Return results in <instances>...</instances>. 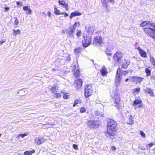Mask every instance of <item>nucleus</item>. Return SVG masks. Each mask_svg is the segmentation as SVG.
<instances>
[{
    "label": "nucleus",
    "mask_w": 155,
    "mask_h": 155,
    "mask_svg": "<svg viewBox=\"0 0 155 155\" xmlns=\"http://www.w3.org/2000/svg\"><path fill=\"white\" fill-rule=\"evenodd\" d=\"M106 54L107 55H109V56H111L112 54V53L111 52H109V51H106Z\"/></svg>",
    "instance_id": "obj_45"
},
{
    "label": "nucleus",
    "mask_w": 155,
    "mask_h": 155,
    "mask_svg": "<svg viewBox=\"0 0 155 155\" xmlns=\"http://www.w3.org/2000/svg\"><path fill=\"white\" fill-rule=\"evenodd\" d=\"M4 9L5 11H7L9 9V8L8 7H5Z\"/></svg>",
    "instance_id": "obj_51"
},
{
    "label": "nucleus",
    "mask_w": 155,
    "mask_h": 155,
    "mask_svg": "<svg viewBox=\"0 0 155 155\" xmlns=\"http://www.w3.org/2000/svg\"><path fill=\"white\" fill-rule=\"evenodd\" d=\"M65 99H67L68 97H65Z\"/></svg>",
    "instance_id": "obj_57"
},
{
    "label": "nucleus",
    "mask_w": 155,
    "mask_h": 155,
    "mask_svg": "<svg viewBox=\"0 0 155 155\" xmlns=\"http://www.w3.org/2000/svg\"><path fill=\"white\" fill-rule=\"evenodd\" d=\"M81 47H78L74 49V51L76 54H78L81 53Z\"/></svg>",
    "instance_id": "obj_24"
},
{
    "label": "nucleus",
    "mask_w": 155,
    "mask_h": 155,
    "mask_svg": "<svg viewBox=\"0 0 155 155\" xmlns=\"http://www.w3.org/2000/svg\"><path fill=\"white\" fill-rule=\"evenodd\" d=\"M130 60L125 59L124 62L121 64V67L123 68L126 69L127 68L128 66L130 64Z\"/></svg>",
    "instance_id": "obj_15"
},
{
    "label": "nucleus",
    "mask_w": 155,
    "mask_h": 155,
    "mask_svg": "<svg viewBox=\"0 0 155 155\" xmlns=\"http://www.w3.org/2000/svg\"><path fill=\"white\" fill-rule=\"evenodd\" d=\"M58 3L60 5H62L66 11L68 10V5L64 0H59Z\"/></svg>",
    "instance_id": "obj_16"
},
{
    "label": "nucleus",
    "mask_w": 155,
    "mask_h": 155,
    "mask_svg": "<svg viewBox=\"0 0 155 155\" xmlns=\"http://www.w3.org/2000/svg\"><path fill=\"white\" fill-rule=\"evenodd\" d=\"M80 111L81 112L84 113L85 111L86 110L84 107H82L80 109Z\"/></svg>",
    "instance_id": "obj_42"
},
{
    "label": "nucleus",
    "mask_w": 155,
    "mask_h": 155,
    "mask_svg": "<svg viewBox=\"0 0 155 155\" xmlns=\"http://www.w3.org/2000/svg\"><path fill=\"white\" fill-rule=\"evenodd\" d=\"M70 30L68 34L69 35H70L71 34H73V33L74 32V31L75 30V28H73L72 26L70 27H69Z\"/></svg>",
    "instance_id": "obj_27"
},
{
    "label": "nucleus",
    "mask_w": 155,
    "mask_h": 155,
    "mask_svg": "<svg viewBox=\"0 0 155 155\" xmlns=\"http://www.w3.org/2000/svg\"><path fill=\"white\" fill-rule=\"evenodd\" d=\"M78 25V26L80 25V24L79 22L77 23L75 22L74 24L72 26V27L73 28H75L76 29V27L77 26V25Z\"/></svg>",
    "instance_id": "obj_40"
},
{
    "label": "nucleus",
    "mask_w": 155,
    "mask_h": 155,
    "mask_svg": "<svg viewBox=\"0 0 155 155\" xmlns=\"http://www.w3.org/2000/svg\"><path fill=\"white\" fill-rule=\"evenodd\" d=\"M150 67H148V68H146L145 69V71L146 74V76H149L151 75V70L149 68Z\"/></svg>",
    "instance_id": "obj_23"
},
{
    "label": "nucleus",
    "mask_w": 155,
    "mask_h": 155,
    "mask_svg": "<svg viewBox=\"0 0 155 155\" xmlns=\"http://www.w3.org/2000/svg\"><path fill=\"white\" fill-rule=\"evenodd\" d=\"M82 45L84 47H87L91 44L92 42L91 37L89 35H86L83 36Z\"/></svg>",
    "instance_id": "obj_3"
},
{
    "label": "nucleus",
    "mask_w": 155,
    "mask_h": 155,
    "mask_svg": "<svg viewBox=\"0 0 155 155\" xmlns=\"http://www.w3.org/2000/svg\"><path fill=\"white\" fill-rule=\"evenodd\" d=\"M73 148L76 150H77L78 149V148L77 145L76 144H73Z\"/></svg>",
    "instance_id": "obj_43"
},
{
    "label": "nucleus",
    "mask_w": 155,
    "mask_h": 155,
    "mask_svg": "<svg viewBox=\"0 0 155 155\" xmlns=\"http://www.w3.org/2000/svg\"><path fill=\"white\" fill-rule=\"evenodd\" d=\"M129 79L128 78H127L125 80V82H127L128 80Z\"/></svg>",
    "instance_id": "obj_53"
},
{
    "label": "nucleus",
    "mask_w": 155,
    "mask_h": 155,
    "mask_svg": "<svg viewBox=\"0 0 155 155\" xmlns=\"http://www.w3.org/2000/svg\"><path fill=\"white\" fill-rule=\"evenodd\" d=\"M106 8H107V5L106 6Z\"/></svg>",
    "instance_id": "obj_58"
},
{
    "label": "nucleus",
    "mask_w": 155,
    "mask_h": 155,
    "mask_svg": "<svg viewBox=\"0 0 155 155\" xmlns=\"http://www.w3.org/2000/svg\"><path fill=\"white\" fill-rule=\"evenodd\" d=\"M95 114L97 116H103L104 114L102 112H100L98 111H96L95 112Z\"/></svg>",
    "instance_id": "obj_35"
},
{
    "label": "nucleus",
    "mask_w": 155,
    "mask_h": 155,
    "mask_svg": "<svg viewBox=\"0 0 155 155\" xmlns=\"http://www.w3.org/2000/svg\"><path fill=\"white\" fill-rule=\"evenodd\" d=\"M113 100L116 104L115 106L118 109H119L120 105V97H112Z\"/></svg>",
    "instance_id": "obj_13"
},
{
    "label": "nucleus",
    "mask_w": 155,
    "mask_h": 155,
    "mask_svg": "<svg viewBox=\"0 0 155 155\" xmlns=\"http://www.w3.org/2000/svg\"><path fill=\"white\" fill-rule=\"evenodd\" d=\"M61 93L62 94H63V97H68L70 96V93H65L63 91H61Z\"/></svg>",
    "instance_id": "obj_34"
},
{
    "label": "nucleus",
    "mask_w": 155,
    "mask_h": 155,
    "mask_svg": "<svg viewBox=\"0 0 155 155\" xmlns=\"http://www.w3.org/2000/svg\"><path fill=\"white\" fill-rule=\"evenodd\" d=\"M140 134L141 135V136L143 137H144L145 136V134L142 131H140Z\"/></svg>",
    "instance_id": "obj_44"
},
{
    "label": "nucleus",
    "mask_w": 155,
    "mask_h": 155,
    "mask_svg": "<svg viewBox=\"0 0 155 155\" xmlns=\"http://www.w3.org/2000/svg\"><path fill=\"white\" fill-rule=\"evenodd\" d=\"M82 32L81 30H78L77 31L76 35L78 37H79L81 36Z\"/></svg>",
    "instance_id": "obj_38"
},
{
    "label": "nucleus",
    "mask_w": 155,
    "mask_h": 155,
    "mask_svg": "<svg viewBox=\"0 0 155 155\" xmlns=\"http://www.w3.org/2000/svg\"><path fill=\"white\" fill-rule=\"evenodd\" d=\"M136 78V76H132L130 77V81L131 82H135Z\"/></svg>",
    "instance_id": "obj_39"
},
{
    "label": "nucleus",
    "mask_w": 155,
    "mask_h": 155,
    "mask_svg": "<svg viewBox=\"0 0 155 155\" xmlns=\"http://www.w3.org/2000/svg\"><path fill=\"white\" fill-rule=\"evenodd\" d=\"M53 70L54 71H55V69H54Z\"/></svg>",
    "instance_id": "obj_59"
},
{
    "label": "nucleus",
    "mask_w": 155,
    "mask_h": 155,
    "mask_svg": "<svg viewBox=\"0 0 155 155\" xmlns=\"http://www.w3.org/2000/svg\"><path fill=\"white\" fill-rule=\"evenodd\" d=\"M23 10L25 11L28 10V12L27 13V14L30 15L31 14V10L30 8H28L27 6H25L23 7Z\"/></svg>",
    "instance_id": "obj_22"
},
{
    "label": "nucleus",
    "mask_w": 155,
    "mask_h": 155,
    "mask_svg": "<svg viewBox=\"0 0 155 155\" xmlns=\"http://www.w3.org/2000/svg\"><path fill=\"white\" fill-rule=\"evenodd\" d=\"M128 73V71H123L121 68H118L116 72V75L117 79L120 81L121 79L120 75H126Z\"/></svg>",
    "instance_id": "obj_5"
},
{
    "label": "nucleus",
    "mask_w": 155,
    "mask_h": 155,
    "mask_svg": "<svg viewBox=\"0 0 155 155\" xmlns=\"http://www.w3.org/2000/svg\"><path fill=\"white\" fill-rule=\"evenodd\" d=\"M53 124H50L49 125H50V126H51Z\"/></svg>",
    "instance_id": "obj_55"
},
{
    "label": "nucleus",
    "mask_w": 155,
    "mask_h": 155,
    "mask_svg": "<svg viewBox=\"0 0 155 155\" xmlns=\"http://www.w3.org/2000/svg\"><path fill=\"white\" fill-rule=\"evenodd\" d=\"M100 31H97L96 33H98V34H99L100 33Z\"/></svg>",
    "instance_id": "obj_54"
},
{
    "label": "nucleus",
    "mask_w": 155,
    "mask_h": 155,
    "mask_svg": "<svg viewBox=\"0 0 155 155\" xmlns=\"http://www.w3.org/2000/svg\"><path fill=\"white\" fill-rule=\"evenodd\" d=\"M81 100H75L73 106L74 107H75L76 104L79 103H81Z\"/></svg>",
    "instance_id": "obj_37"
},
{
    "label": "nucleus",
    "mask_w": 155,
    "mask_h": 155,
    "mask_svg": "<svg viewBox=\"0 0 155 155\" xmlns=\"http://www.w3.org/2000/svg\"><path fill=\"white\" fill-rule=\"evenodd\" d=\"M59 87L57 85H55L50 88V90L54 94L56 95L57 97L60 96L59 94L58 93V90L59 89Z\"/></svg>",
    "instance_id": "obj_9"
},
{
    "label": "nucleus",
    "mask_w": 155,
    "mask_h": 155,
    "mask_svg": "<svg viewBox=\"0 0 155 155\" xmlns=\"http://www.w3.org/2000/svg\"><path fill=\"white\" fill-rule=\"evenodd\" d=\"M60 15H64V17H67L68 15V13H67L66 12H61V13Z\"/></svg>",
    "instance_id": "obj_41"
},
{
    "label": "nucleus",
    "mask_w": 155,
    "mask_h": 155,
    "mask_svg": "<svg viewBox=\"0 0 155 155\" xmlns=\"http://www.w3.org/2000/svg\"><path fill=\"white\" fill-rule=\"evenodd\" d=\"M129 119L127 123L129 124H131L134 122V121L133 120V118L131 115L129 116Z\"/></svg>",
    "instance_id": "obj_28"
},
{
    "label": "nucleus",
    "mask_w": 155,
    "mask_h": 155,
    "mask_svg": "<svg viewBox=\"0 0 155 155\" xmlns=\"http://www.w3.org/2000/svg\"><path fill=\"white\" fill-rule=\"evenodd\" d=\"M54 13L57 15H60L61 14V12H60L59 10L57 8L56 6H54Z\"/></svg>",
    "instance_id": "obj_26"
},
{
    "label": "nucleus",
    "mask_w": 155,
    "mask_h": 155,
    "mask_svg": "<svg viewBox=\"0 0 155 155\" xmlns=\"http://www.w3.org/2000/svg\"><path fill=\"white\" fill-rule=\"evenodd\" d=\"M1 136H2V134L1 133H0V137H1Z\"/></svg>",
    "instance_id": "obj_56"
},
{
    "label": "nucleus",
    "mask_w": 155,
    "mask_h": 155,
    "mask_svg": "<svg viewBox=\"0 0 155 155\" xmlns=\"http://www.w3.org/2000/svg\"><path fill=\"white\" fill-rule=\"evenodd\" d=\"M93 92L92 84H87L85 88V95L86 97H89L91 95Z\"/></svg>",
    "instance_id": "obj_4"
},
{
    "label": "nucleus",
    "mask_w": 155,
    "mask_h": 155,
    "mask_svg": "<svg viewBox=\"0 0 155 155\" xmlns=\"http://www.w3.org/2000/svg\"><path fill=\"white\" fill-rule=\"evenodd\" d=\"M81 14L78 11H76L74 12H72L70 16V18H72L78 16H80Z\"/></svg>",
    "instance_id": "obj_19"
},
{
    "label": "nucleus",
    "mask_w": 155,
    "mask_h": 155,
    "mask_svg": "<svg viewBox=\"0 0 155 155\" xmlns=\"http://www.w3.org/2000/svg\"><path fill=\"white\" fill-rule=\"evenodd\" d=\"M100 71L102 75L103 76H106L108 73L107 69L105 67H103L100 70Z\"/></svg>",
    "instance_id": "obj_17"
},
{
    "label": "nucleus",
    "mask_w": 155,
    "mask_h": 155,
    "mask_svg": "<svg viewBox=\"0 0 155 155\" xmlns=\"http://www.w3.org/2000/svg\"><path fill=\"white\" fill-rule=\"evenodd\" d=\"M83 81L81 79H78L75 80L74 86L77 90L81 88L82 86Z\"/></svg>",
    "instance_id": "obj_8"
},
{
    "label": "nucleus",
    "mask_w": 155,
    "mask_h": 155,
    "mask_svg": "<svg viewBox=\"0 0 155 155\" xmlns=\"http://www.w3.org/2000/svg\"><path fill=\"white\" fill-rule=\"evenodd\" d=\"M16 4L18 6H21L22 5V3L19 2H16Z\"/></svg>",
    "instance_id": "obj_48"
},
{
    "label": "nucleus",
    "mask_w": 155,
    "mask_h": 155,
    "mask_svg": "<svg viewBox=\"0 0 155 155\" xmlns=\"http://www.w3.org/2000/svg\"><path fill=\"white\" fill-rule=\"evenodd\" d=\"M133 105L135 107V109H136L137 108H139L142 107L143 104L142 101L140 100H135L134 101Z\"/></svg>",
    "instance_id": "obj_12"
},
{
    "label": "nucleus",
    "mask_w": 155,
    "mask_h": 155,
    "mask_svg": "<svg viewBox=\"0 0 155 155\" xmlns=\"http://www.w3.org/2000/svg\"><path fill=\"white\" fill-rule=\"evenodd\" d=\"M140 88L139 87L134 89L133 90V93L134 94L138 93L140 91Z\"/></svg>",
    "instance_id": "obj_31"
},
{
    "label": "nucleus",
    "mask_w": 155,
    "mask_h": 155,
    "mask_svg": "<svg viewBox=\"0 0 155 155\" xmlns=\"http://www.w3.org/2000/svg\"><path fill=\"white\" fill-rule=\"evenodd\" d=\"M124 54L120 51H117L114 54L113 57V61L116 63H120L122 61V58Z\"/></svg>",
    "instance_id": "obj_2"
},
{
    "label": "nucleus",
    "mask_w": 155,
    "mask_h": 155,
    "mask_svg": "<svg viewBox=\"0 0 155 155\" xmlns=\"http://www.w3.org/2000/svg\"><path fill=\"white\" fill-rule=\"evenodd\" d=\"M139 148L142 150H144L146 149L143 147H142L141 146H140L139 147Z\"/></svg>",
    "instance_id": "obj_49"
},
{
    "label": "nucleus",
    "mask_w": 155,
    "mask_h": 155,
    "mask_svg": "<svg viewBox=\"0 0 155 155\" xmlns=\"http://www.w3.org/2000/svg\"><path fill=\"white\" fill-rule=\"evenodd\" d=\"M99 124V122L97 120H91L88 121L87 126L90 128L94 129L98 127Z\"/></svg>",
    "instance_id": "obj_6"
},
{
    "label": "nucleus",
    "mask_w": 155,
    "mask_h": 155,
    "mask_svg": "<svg viewBox=\"0 0 155 155\" xmlns=\"http://www.w3.org/2000/svg\"><path fill=\"white\" fill-rule=\"evenodd\" d=\"M152 23L149 21H144L142 22L140 24V26L143 28V31L145 32L149 26L152 25Z\"/></svg>",
    "instance_id": "obj_7"
},
{
    "label": "nucleus",
    "mask_w": 155,
    "mask_h": 155,
    "mask_svg": "<svg viewBox=\"0 0 155 155\" xmlns=\"http://www.w3.org/2000/svg\"><path fill=\"white\" fill-rule=\"evenodd\" d=\"M107 1L112 3H114V0H107Z\"/></svg>",
    "instance_id": "obj_50"
},
{
    "label": "nucleus",
    "mask_w": 155,
    "mask_h": 155,
    "mask_svg": "<svg viewBox=\"0 0 155 155\" xmlns=\"http://www.w3.org/2000/svg\"><path fill=\"white\" fill-rule=\"evenodd\" d=\"M85 29L87 32L91 35L96 30L94 26L90 25H87L85 27Z\"/></svg>",
    "instance_id": "obj_11"
},
{
    "label": "nucleus",
    "mask_w": 155,
    "mask_h": 155,
    "mask_svg": "<svg viewBox=\"0 0 155 155\" xmlns=\"http://www.w3.org/2000/svg\"><path fill=\"white\" fill-rule=\"evenodd\" d=\"M155 143H151L146 145V147L147 149H150L154 145Z\"/></svg>",
    "instance_id": "obj_36"
},
{
    "label": "nucleus",
    "mask_w": 155,
    "mask_h": 155,
    "mask_svg": "<svg viewBox=\"0 0 155 155\" xmlns=\"http://www.w3.org/2000/svg\"><path fill=\"white\" fill-rule=\"evenodd\" d=\"M35 151L34 150H33L31 151H26L24 152V154L25 155H31L32 154L34 153Z\"/></svg>",
    "instance_id": "obj_25"
},
{
    "label": "nucleus",
    "mask_w": 155,
    "mask_h": 155,
    "mask_svg": "<svg viewBox=\"0 0 155 155\" xmlns=\"http://www.w3.org/2000/svg\"><path fill=\"white\" fill-rule=\"evenodd\" d=\"M74 75L75 76L76 78H78L80 76V71L79 69H77L76 71H75L74 74Z\"/></svg>",
    "instance_id": "obj_29"
},
{
    "label": "nucleus",
    "mask_w": 155,
    "mask_h": 155,
    "mask_svg": "<svg viewBox=\"0 0 155 155\" xmlns=\"http://www.w3.org/2000/svg\"><path fill=\"white\" fill-rule=\"evenodd\" d=\"M14 19H15V21H14V24L15 25V26L14 27L15 28H16L17 27V25L19 23V21L17 17L14 18Z\"/></svg>",
    "instance_id": "obj_32"
},
{
    "label": "nucleus",
    "mask_w": 155,
    "mask_h": 155,
    "mask_svg": "<svg viewBox=\"0 0 155 155\" xmlns=\"http://www.w3.org/2000/svg\"><path fill=\"white\" fill-rule=\"evenodd\" d=\"M6 41L5 39H4L0 41V45H2V43H4Z\"/></svg>",
    "instance_id": "obj_46"
},
{
    "label": "nucleus",
    "mask_w": 155,
    "mask_h": 155,
    "mask_svg": "<svg viewBox=\"0 0 155 155\" xmlns=\"http://www.w3.org/2000/svg\"><path fill=\"white\" fill-rule=\"evenodd\" d=\"M28 135V134L26 133L23 134H20L17 135V138L18 139L20 137H21L22 138H24L25 137L27 136Z\"/></svg>",
    "instance_id": "obj_30"
},
{
    "label": "nucleus",
    "mask_w": 155,
    "mask_h": 155,
    "mask_svg": "<svg viewBox=\"0 0 155 155\" xmlns=\"http://www.w3.org/2000/svg\"><path fill=\"white\" fill-rule=\"evenodd\" d=\"M144 79L143 78L141 77H136L135 80V83L136 84H140Z\"/></svg>",
    "instance_id": "obj_20"
},
{
    "label": "nucleus",
    "mask_w": 155,
    "mask_h": 155,
    "mask_svg": "<svg viewBox=\"0 0 155 155\" xmlns=\"http://www.w3.org/2000/svg\"><path fill=\"white\" fill-rule=\"evenodd\" d=\"M48 15L49 17L51 16V13L50 12H48Z\"/></svg>",
    "instance_id": "obj_52"
},
{
    "label": "nucleus",
    "mask_w": 155,
    "mask_h": 155,
    "mask_svg": "<svg viewBox=\"0 0 155 155\" xmlns=\"http://www.w3.org/2000/svg\"><path fill=\"white\" fill-rule=\"evenodd\" d=\"M45 140L43 137L36 138L35 140V142L38 145H40L41 143H44Z\"/></svg>",
    "instance_id": "obj_18"
},
{
    "label": "nucleus",
    "mask_w": 155,
    "mask_h": 155,
    "mask_svg": "<svg viewBox=\"0 0 155 155\" xmlns=\"http://www.w3.org/2000/svg\"><path fill=\"white\" fill-rule=\"evenodd\" d=\"M111 149L113 151H115L116 150V148L114 146H112L111 148Z\"/></svg>",
    "instance_id": "obj_47"
},
{
    "label": "nucleus",
    "mask_w": 155,
    "mask_h": 155,
    "mask_svg": "<svg viewBox=\"0 0 155 155\" xmlns=\"http://www.w3.org/2000/svg\"><path fill=\"white\" fill-rule=\"evenodd\" d=\"M102 37L99 35H97L94 38L93 44L95 45H101L102 43Z\"/></svg>",
    "instance_id": "obj_10"
},
{
    "label": "nucleus",
    "mask_w": 155,
    "mask_h": 155,
    "mask_svg": "<svg viewBox=\"0 0 155 155\" xmlns=\"http://www.w3.org/2000/svg\"><path fill=\"white\" fill-rule=\"evenodd\" d=\"M117 124L114 120H109L107 123V131L105 132L106 136L110 139H113L116 133Z\"/></svg>",
    "instance_id": "obj_1"
},
{
    "label": "nucleus",
    "mask_w": 155,
    "mask_h": 155,
    "mask_svg": "<svg viewBox=\"0 0 155 155\" xmlns=\"http://www.w3.org/2000/svg\"><path fill=\"white\" fill-rule=\"evenodd\" d=\"M146 91L147 93L149 94L150 96H154L153 93L150 88H147L146 89Z\"/></svg>",
    "instance_id": "obj_21"
},
{
    "label": "nucleus",
    "mask_w": 155,
    "mask_h": 155,
    "mask_svg": "<svg viewBox=\"0 0 155 155\" xmlns=\"http://www.w3.org/2000/svg\"><path fill=\"white\" fill-rule=\"evenodd\" d=\"M13 34L15 36H16L17 34H20V30L19 29H17L16 30L13 29Z\"/></svg>",
    "instance_id": "obj_33"
},
{
    "label": "nucleus",
    "mask_w": 155,
    "mask_h": 155,
    "mask_svg": "<svg viewBox=\"0 0 155 155\" xmlns=\"http://www.w3.org/2000/svg\"><path fill=\"white\" fill-rule=\"evenodd\" d=\"M137 49L138 50L140 56L143 58H146L147 57V53L143 50L140 47H138Z\"/></svg>",
    "instance_id": "obj_14"
}]
</instances>
